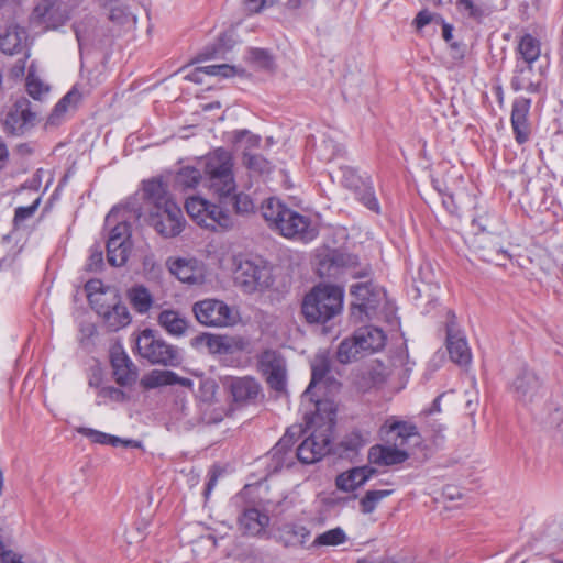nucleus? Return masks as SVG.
Returning <instances> with one entry per match:
<instances>
[{"label":"nucleus","instance_id":"9","mask_svg":"<svg viewBox=\"0 0 563 563\" xmlns=\"http://www.w3.org/2000/svg\"><path fill=\"white\" fill-rule=\"evenodd\" d=\"M372 268L368 263H362L356 255L334 251L320 260L317 273L322 278H339L347 273L354 278L369 276Z\"/></svg>","mask_w":563,"mask_h":563},{"label":"nucleus","instance_id":"35","mask_svg":"<svg viewBox=\"0 0 563 563\" xmlns=\"http://www.w3.org/2000/svg\"><path fill=\"white\" fill-rule=\"evenodd\" d=\"M199 225L211 230L229 229L233 225V220L229 212L208 201L207 210L202 213Z\"/></svg>","mask_w":563,"mask_h":563},{"label":"nucleus","instance_id":"17","mask_svg":"<svg viewBox=\"0 0 563 563\" xmlns=\"http://www.w3.org/2000/svg\"><path fill=\"white\" fill-rule=\"evenodd\" d=\"M110 363L114 380L125 387L133 385L137 379V367L125 353L121 344H114L110 349Z\"/></svg>","mask_w":563,"mask_h":563},{"label":"nucleus","instance_id":"23","mask_svg":"<svg viewBox=\"0 0 563 563\" xmlns=\"http://www.w3.org/2000/svg\"><path fill=\"white\" fill-rule=\"evenodd\" d=\"M269 516L257 508H245L238 519L240 530L247 536L261 537L266 533Z\"/></svg>","mask_w":563,"mask_h":563},{"label":"nucleus","instance_id":"34","mask_svg":"<svg viewBox=\"0 0 563 563\" xmlns=\"http://www.w3.org/2000/svg\"><path fill=\"white\" fill-rule=\"evenodd\" d=\"M446 347L451 360L460 365L468 364L471 361V351L467 342L460 333L454 332L451 327L448 328Z\"/></svg>","mask_w":563,"mask_h":563},{"label":"nucleus","instance_id":"48","mask_svg":"<svg viewBox=\"0 0 563 563\" xmlns=\"http://www.w3.org/2000/svg\"><path fill=\"white\" fill-rule=\"evenodd\" d=\"M456 8L460 12L476 21H481L488 14L483 4H477L473 0H459Z\"/></svg>","mask_w":563,"mask_h":563},{"label":"nucleus","instance_id":"49","mask_svg":"<svg viewBox=\"0 0 563 563\" xmlns=\"http://www.w3.org/2000/svg\"><path fill=\"white\" fill-rule=\"evenodd\" d=\"M249 59L260 69L272 70L275 66L274 58L267 49H250Z\"/></svg>","mask_w":563,"mask_h":563},{"label":"nucleus","instance_id":"6","mask_svg":"<svg viewBox=\"0 0 563 563\" xmlns=\"http://www.w3.org/2000/svg\"><path fill=\"white\" fill-rule=\"evenodd\" d=\"M233 167V155L222 147L208 153L202 159L206 184L219 198H228L235 191Z\"/></svg>","mask_w":563,"mask_h":563},{"label":"nucleus","instance_id":"60","mask_svg":"<svg viewBox=\"0 0 563 563\" xmlns=\"http://www.w3.org/2000/svg\"><path fill=\"white\" fill-rule=\"evenodd\" d=\"M38 207V200L27 207H19L15 209L14 222L18 224L32 217Z\"/></svg>","mask_w":563,"mask_h":563},{"label":"nucleus","instance_id":"45","mask_svg":"<svg viewBox=\"0 0 563 563\" xmlns=\"http://www.w3.org/2000/svg\"><path fill=\"white\" fill-rule=\"evenodd\" d=\"M347 537L344 530L340 527L330 529L323 533H320L313 541V545H340L346 541Z\"/></svg>","mask_w":563,"mask_h":563},{"label":"nucleus","instance_id":"8","mask_svg":"<svg viewBox=\"0 0 563 563\" xmlns=\"http://www.w3.org/2000/svg\"><path fill=\"white\" fill-rule=\"evenodd\" d=\"M135 346L139 355L152 365L175 367L183 361L180 350L151 329L140 332L135 339Z\"/></svg>","mask_w":563,"mask_h":563},{"label":"nucleus","instance_id":"27","mask_svg":"<svg viewBox=\"0 0 563 563\" xmlns=\"http://www.w3.org/2000/svg\"><path fill=\"white\" fill-rule=\"evenodd\" d=\"M376 471L369 466L353 467L344 473H341L335 484L340 490L353 492L363 484H365Z\"/></svg>","mask_w":563,"mask_h":563},{"label":"nucleus","instance_id":"29","mask_svg":"<svg viewBox=\"0 0 563 563\" xmlns=\"http://www.w3.org/2000/svg\"><path fill=\"white\" fill-rule=\"evenodd\" d=\"M354 334L355 340L358 341V347L363 349L365 354L377 352L385 345L386 335L376 327L360 328Z\"/></svg>","mask_w":563,"mask_h":563},{"label":"nucleus","instance_id":"12","mask_svg":"<svg viewBox=\"0 0 563 563\" xmlns=\"http://www.w3.org/2000/svg\"><path fill=\"white\" fill-rule=\"evenodd\" d=\"M235 285L246 294L263 291L273 284L272 272L262 261H240L234 271Z\"/></svg>","mask_w":563,"mask_h":563},{"label":"nucleus","instance_id":"2","mask_svg":"<svg viewBox=\"0 0 563 563\" xmlns=\"http://www.w3.org/2000/svg\"><path fill=\"white\" fill-rule=\"evenodd\" d=\"M144 196L152 205L150 224L164 238L178 235L184 228L183 211L167 195L161 180L152 179L144 183Z\"/></svg>","mask_w":563,"mask_h":563},{"label":"nucleus","instance_id":"11","mask_svg":"<svg viewBox=\"0 0 563 563\" xmlns=\"http://www.w3.org/2000/svg\"><path fill=\"white\" fill-rule=\"evenodd\" d=\"M350 292L353 297L351 316L355 321L371 318L386 299L385 290L372 280L352 285Z\"/></svg>","mask_w":563,"mask_h":563},{"label":"nucleus","instance_id":"15","mask_svg":"<svg viewBox=\"0 0 563 563\" xmlns=\"http://www.w3.org/2000/svg\"><path fill=\"white\" fill-rule=\"evenodd\" d=\"M260 367L266 376L269 387L278 393L285 391L287 384L286 361L280 353L264 351L258 358Z\"/></svg>","mask_w":563,"mask_h":563},{"label":"nucleus","instance_id":"51","mask_svg":"<svg viewBox=\"0 0 563 563\" xmlns=\"http://www.w3.org/2000/svg\"><path fill=\"white\" fill-rule=\"evenodd\" d=\"M207 202L206 199L196 196L186 199V211L197 224L200 223V218H202V213L207 210Z\"/></svg>","mask_w":563,"mask_h":563},{"label":"nucleus","instance_id":"62","mask_svg":"<svg viewBox=\"0 0 563 563\" xmlns=\"http://www.w3.org/2000/svg\"><path fill=\"white\" fill-rule=\"evenodd\" d=\"M434 20H440V16L431 13L428 10H421L415 19V24L417 30H421Z\"/></svg>","mask_w":563,"mask_h":563},{"label":"nucleus","instance_id":"50","mask_svg":"<svg viewBox=\"0 0 563 563\" xmlns=\"http://www.w3.org/2000/svg\"><path fill=\"white\" fill-rule=\"evenodd\" d=\"M227 199L232 202L233 209L238 214H249L255 209L251 197L244 192L231 194Z\"/></svg>","mask_w":563,"mask_h":563},{"label":"nucleus","instance_id":"22","mask_svg":"<svg viewBox=\"0 0 563 563\" xmlns=\"http://www.w3.org/2000/svg\"><path fill=\"white\" fill-rule=\"evenodd\" d=\"M95 310L103 318L110 331H118L131 322L128 308L117 299L115 295H113V303L106 306L102 302Z\"/></svg>","mask_w":563,"mask_h":563},{"label":"nucleus","instance_id":"30","mask_svg":"<svg viewBox=\"0 0 563 563\" xmlns=\"http://www.w3.org/2000/svg\"><path fill=\"white\" fill-rule=\"evenodd\" d=\"M394 445H375L369 450L371 462L378 465H395L405 462L408 453Z\"/></svg>","mask_w":563,"mask_h":563},{"label":"nucleus","instance_id":"47","mask_svg":"<svg viewBox=\"0 0 563 563\" xmlns=\"http://www.w3.org/2000/svg\"><path fill=\"white\" fill-rule=\"evenodd\" d=\"M85 290L87 292L88 301L93 309H96L102 302H104L103 297L107 296V292L103 290V284L101 280H99V279L88 280L85 285Z\"/></svg>","mask_w":563,"mask_h":563},{"label":"nucleus","instance_id":"26","mask_svg":"<svg viewBox=\"0 0 563 563\" xmlns=\"http://www.w3.org/2000/svg\"><path fill=\"white\" fill-rule=\"evenodd\" d=\"M34 118L35 113L30 109V101L25 98H20L8 112L5 124L14 133L22 132L23 129L34 120Z\"/></svg>","mask_w":563,"mask_h":563},{"label":"nucleus","instance_id":"28","mask_svg":"<svg viewBox=\"0 0 563 563\" xmlns=\"http://www.w3.org/2000/svg\"><path fill=\"white\" fill-rule=\"evenodd\" d=\"M247 342L241 336H230L221 334H210L208 338V346L212 354H233L242 352L246 349Z\"/></svg>","mask_w":563,"mask_h":563},{"label":"nucleus","instance_id":"21","mask_svg":"<svg viewBox=\"0 0 563 563\" xmlns=\"http://www.w3.org/2000/svg\"><path fill=\"white\" fill-rule=\"evenodd\" d=\"M170 273L181 283L199 285L205 280V266L195 258H177L169 266Z\"/></svg>","mask_w":563,"mask_h":563},{"label":"nucleus","instance_id":"19","mask_svg":"<svg viewBox=\"0 0 563 563\" xmlns=\"http://www.w3.org/2000/svg\"><path fill=\"white\" fill-rule=\"evenodd\" d=\"M330 371L329 361L323 357H316L311 365V380L307 389L301 395V404L300 408L303 409H314V405H320L321 407L329 408L330 410H334L332 404L328 401H323L320 399H314L312 390L319 386L320 384H325L329 378L327 377Z\"/></svg>","mask_w":563,"mask_h":563},{"label":"nucleus","instance_id":"3","mask_svg":"<svg viewBox=\"0 0 563 563\" xmlns=\"http://www.w3.org/2000/svg\"><path fill=\"white\" fill-rule=\"evenodd\" d=\"M261 213L271 229L285 238L309 242L318 235L310 217L290 209L278 198L271 197L263 201Z\"/></svg>","mask_w":563,"mask_h":563},{"label":"nucleus","instance_id":"42","mask_svg":"<svg viewBox=\"0 0 563 563\" xmlns=\"http://www.w3.org/2000/svg\"><path fill=\"white\" fill-rule=\"evenodd\" d=\"M201 178L202 175L199 169L186 166L176 173L174 186L180 190L194 189L199 185Z\"/></svg>","mask_w":563,"mask_h":563},{"label":"nucleus","instance_id":"24","mask_svg":"<svg viewBox=\"0 0 563 563\" xmlns=\"http://www.w3.org/2000/svg\"><path fill=\"white\" fill-rule=\"evenodd\" d=\"M302 431L301 427L294 426L289 428L283 438L272 449V460L274 462V471H278L284 466L289 467L291 465V456L288 459L289 450L295 442V438Z\"/></svg>","mask_w":563,"mask_h":563},{"label":"nucleus","instance_id":"33","mask_svg":"<svg viewBox=\"0 0 563 563\" xmlns=\"http://www.w3.org/2000/svg\"><path fill=\"white\" fill-rule=\"evenodd\" d=\"M534 70L533 65L527 63H517L514 70V76L510 81L512 90H525L530 93L539 91V82L533 81Z\"/></svg>","mask_w":563,"mask_h":563},{"label":"nucleus","instance_id":"55","mask_svg":"<svg viewBox=\"0 0 563 563\" xmlns=\"http://www.w3.org/2000/svg\"><path fill=\"white\" fill-rule=\"evenodd\" d=\"M103 266V252L101 245L97 244L90 249V255L88 257L86 269L89 272H98Z\"/></svg>","mask_w":563,"mask_h":563},{"label":"nucleus","instance_id":"16","mask_svg":"<svg viewBox=\"0 0 563 563\" xmlns=\"http://www.w3.org/2000/svg\"><path fill=\"white\" fill-rule=\"evenodd\" d=\"M223 386L230 393L232 400L238 405L256 402L262 391L260 383L251 376H228L223 380Z\"/></svg>","mask_w":563,"mask_h":563},{"label":"nucleus","instance_id":"7","mask_svg":"<svg viewBox=\"0 0 563 563\" xmlns=\"http://www.w3.org/2000/svg\"><path fill=\"white\" fill-rule=\"evenodd\" d=\"M129 212L132 210L126 207H113L106 218L108 224L117 222L111 229L107 242V260L114 267H121L126 263L131 250V230L128 223L131 217L128 216ZM133 212L134 217H137L136 210Z\"/></svg>","mask_w":563,"mask_h":563},{"label":"nucleus","instance_id":"25","mask_svg":"<svg viewBox=\"0 0 563 563\" xmlns=\"http://www.w3.org/2000/svg\"><path fill=\"white\" fill-rule=\"evenodd\" d=\"M310 537V531L297 522H284L276 529V540L285 547L303 545Z\"/></svg>","mask_w":563,"mask_h":563},{"label":"nucleus","instance_id":"18","mask_svg":"<svg viewBox=\"0 0 563 563\" xmlns=\"http://www.w3.org/2000/svg\"><path fill=\"white\" fill-rule=\"evenodd\" d=\"M33 18L46 29L56 30L70 18L68 5L60 0H42L33 11Z\"/></svg>","mask_w":563,"mask_h":563},{"label":"nucleus","instance_id":"53","mask_svg":"<svg viewBox=\"0 0 563 563\" xmlns=\"http://www.w3.org/2000/svg\"><path fill=\"white\" fill-rule=\"evenodd\" d=\"M223 37H220L218 43L212 44L210 46H206L202 51L199 52L197 56V62H205L209 59H214L222 57L224 49H223Z\"/></svg>","mask_w":563,"mask_h":563},{"label":"nucleus","instance_id":"61","mask_svg":"<svg viewBox=\"0 0 563 563\" xmlns=\"http://www.w3.org/2000/svg\"><path fill=\"white\" fill-rule=\"evenodd\" d=\"M465 409L472 418L473 424L475 423L474 416L478 406V394L476 390L466 391Z\"/></svg>","mask_w":563,"mask_h":563},{"label":"nucleus","instance_id":"59","mask_svg":"<svg viewBox=\"0 0 563 563\" xmlns=\"http://www.w3.org/2000/svg\"><path fill=\"white\" fill-rule=\"evenodd\" d=\"M234 142L245 143L246 147H257L261 143V137L247 130H240L234 132Z\"/></svg>","mask_w":563,"mask_h":563},{"label":"nucleus","instance_id":"1","mask_svg":"<svg viewBox=\"0 0 563 563\" xmlns=\"http://www.w3.org/2000/svg\"><path fill=\"white\" fill-rule=\"evenodd\" d=\"M305 420L301 433L310 434L297 448V457L303 464H312L330 452L335 410L314 405V409L300 408Z\"/></svg>","mask_w":563,"mask_h":563},{"label":"nucleus","instance_id":"20","mask_svg":"<svg viewBox=\"0 0 563 563\" xmlns=\"http://www.w3.org/2000/svg\"><path fill=\"white\" fill-rule=\"evenodd\" d=\"M531 100L525 97L516 98L512 102L510 123L515 140L518 144L526 143L531 134L529 112Z\"/></svg>","mask_w":563,"mask_h":563},{"label":"nucleus","instance_id":"10","mask_svg":"<svg viewBox=\"0 0 563 563\" xmlns=\"http://www.w3.org/2000/svg\"><path fill=\"white\" fill-rule=\"evenodd\" d=\"M196 320L210 328H227L238 323L239 311L219 299H203L192 305Z\"/></svg>","mask_w":563,"mask_h":563},{"label":"nucleus","instance_id":"56","mask_svg":"<svg viewBox=\"0 0 563 563\" xmlns=\"http://www.w3.org/2000/svg\"><path fill=\"white\" fill-rule=\"evenodd\" d=\"M99 399H109L115 402H123L126 400V394L113 386H103L98 390Z\"/></svg>","mask_w":563,"mask_h":563},{"label":"nucleus","instance_id":"38","mask_svg":"<svg viewBox=\"0 0 563 563\" xmlns=\"http://www.w3.org/2000/svg\"><path fill=\"white\" fill-rule=\"evenodd\" d=\"M76 431L89 439L92 443L101 444V445H111V446H137V444L133 440H123L117 435H111L106 432L87 428V427H78Z\"/></svg>","mask_w":563,"mask_h":563},{"label":"nucleus","instance_id":"64","mask_svg":"<svg viewBox=\"0 0 563 563\" xmlns=\"http://www.w3.org/2000/svg\"><path fill=\"white\" fill-rule=\"evenodd\" d=\"M0 563H24L20 555L12 551H2L0 553Z\"/></svg>","mask_w":563,"mask_h":563},{"label":"nucleus","instance_id":"31","mask_svg":"<svg viewBox=\"0 0 563 563\" xmlns=\"http://www.w3.org/2000/svg\"><path fill=\"white\" fill-rule=\"evenodd\" d=\"M383 429H385L386 433L390 435V440H393L395 444L402 445L409 439L419 437L418 429L413 423L398 420L395 417L387 419L383 426Z\"/></svg>","mask_w":563,"mask_h":563},{"label":"nucleus","instance_id":"39","mask_svg":"<svg viewBox=\"0 0 563 563\" xmlns=\"http://www.w3.org/2000/svg\"><path fill=\"white\" fill-rule=\"evenodd\" d=\"M517 53L519 57L517 63H527L533 65L538 60L541 54L540 41L533 37L531 34H525L520 37Z\"/></svg>","mask_w":563,"mask_h":563},{"label":"nucleus","instance_id":"46","mask_svg":"<svg viewBox=\"0 0 563 563\" xmlns=\"http://www.w3.org/2000/svg\"><path fill=\"white\" fill-rule=\"evenodd\" d=\"M243 163L249 170L260 175L268 174L273 168L271 162L258 154L244 153Z\"/></svg>","mask_w":563,"mask_h":563},{"label":"nucleus","instance_id":"58","mask_svg":"<svg viewBox=\"0 0 563 563\" xmlns=\"http://www.w3.org/2000/svg\"><path fill=\"white\" fill-rule=\"evenodd\" d=\"M428 431L431 433L433 443L435 445L441 444L444 441V432L446 431V424L437 419H430L428 421Z\"/></svg>","mask_w":563,"mask_h":563},{"label":"nucleus","instance_id":"4","mask_svg":"<svg viewBox=\"0 0 563 563\" xmlns=\"http://www.w3.org/2000/svg\"><path fill=\"white\" fill-rule=\"evenodd\" d=\"M261 213L271 229L285 238L309 242L318 235L310 217L290 209L278 198L271 197L263 201Z\"/></svg>","mask_w":563,"mask_h":563},{"label":"nucleus","instance_id":"63","mask_svg":"<svg viewBox=\"0 0 563 563\" xmlns=\"http://www.w3.org/2000/svg\"><path fill=\"white\" fill-rule=\"evenodd\" d=\"M451 55L456 60H462L465 56L466 46L461 42L452 41L449 43Z\"/></svg>","mask_w":563,"mask_h":563},{"label":"nucleus","instance_id":"13","mask_svg":"<svg viewBox=\"0 0 563 563\" xmlns=\"http://www.w3.org/2000/svg\"><path fill=\"white\" fill-rule=\"evenodd\" d=\"M342 185L353 191L355 198L368 210L380 213V206L376 198L373 181L369 176H362L351 166H342Z\"/></svg>","mask_w":563,"mask_h":563},{"label":"nucleus","instance_id":"37","mask_svg":"<svg viewBox=\"0 0 563 563\" xmlns=\"http://www.w3.org/2000/svg\"><path fill=\"white\" fill-rule=\"evenodd\" d=\"M82 98V92L79 91L78 85H75L54 107L52 114L48 118V123L57 125L63 120L64 115L75 110Z\"/></svg>","mask_w":563,"mask_h":563},{"label":"nucleus","instance_id":"54","mask_svg":"<svg viewBox=\"0 0 563 563\" xmlns=\"http://www.w3.org/2000/svg\"><path fill=\"white\" fill-rule=\"evenodd\" d=\"M26 90L33 99L41 100L42 96L48 92V87L38 78L29 75L26 78Z\"/></svg>","mask_w":563,"mask_h":563},{"label":"nucleus","instance_id":"36","mask_svg":"<svg viewBox=\"0 0 563 563\" xmlns=\"http://www.w3.org/2000/svg\"><path fill=\"white\" fill-rule=\"evenodd\" d=\"M158 324L173 336H183L188 328L187 319L174 309H165L157 317Z\"/></svg>","mask_w":563,"mask_h":563},{"label":"nucleus","instance_id":"41","mask_svg":"<svg viewBox=\"0 0 563 563\" xmlns=\"http://www.w3.org/2000/svg\"><path fill=\"white\" fill-rule=\"evenodd\" d=\"M175 372L166 369H153L141 379V386L145 389H154L164 386H173Z\"/></svg>","mask_w":563,"mask_h":563},{"label":"nucleus","instance_id":"52","mask_svg":"<svg viewBox=\"0 0 563 563\" xmlns=\"http://www.w3.org/2000/svg\"><path fill=\"white\" fill-rule=\"evenodd\" d=\"M218 391V384L213 378H201L198 389V398L206 404L213 402Z\"/></svg>","mask_w":563,"mask_h":563},{"label":"nucleus","instance_id":"40","mask_svg":"<svg viewBox=\"0 0 563 563\" xmlns=\"http://www.w3.org/2000/svg\"><path fill=\"white\" fill-rule=\"evenodd\" d=\"M128 298L133 309L140 314L147 313L152 308L153 297L148 289L143 285L132 287L128 291Z\"/></svg>","mask_w":563,"mask_h":563},{"label":"nucleus","instance_id":"32","mask_svg":"<svg viewBox=\"0 0 563 563\" xmlns=\"http://www.w3.org/2000/svg\"><path fill=\"white\" fill-rule=\"evenodd\" d=\"M26 40L25 29L10 25L4 34L0 36V49L9 55L19 54L26 47Z\"/></svg>","mask_w":563,"mask_h":563},{"label":"nucleus","instance_id":"57","mask_svg":"<svg viewBox=\"0 0 563 563\" xmlns=\"http://www.w3.org/2000/svg\"><path fill=\"white\" fill-rule=\"evenodd\" d=\"M203 69L208 76L229 78L235 75V67L228 64L208 65Z\"/></svg>","mask_w":563,"mask_h":563},{"label":"nucleus","instance_id":"44","mask_svg":"<svg viewBox=\"0 0 563 563\" xmlns=\"http://www.w3.org/2000/svg\"><path fill=\"white\" fill-rule=\"evenodd\" d=\"M394 493L393 489H371L360 500V510L364 515L372 514L377 505Z\"/></svg>","mask_w":563,"mask_h":563},{"label":"nucleus","instance_id":"43","mask_svg":"<svg viewBox=\"0 0 563 563\" xmlns=\"http://www.w3.org/2000/svg\"><path fill=\"white\" fill-rule=\"evenodd\" d=\"M364 353L363 349L358 347V341L355 340V334L352 338L343 340L336 352V356L340 363L347 364L358 358Z\"/></svg>","mask_w":563,"mask_h":563},{"label":"nucleus","instance_id":"14","mask_svg":"<svg viewBox=\"0 0 563 563\" xmlns=\"http://www.w3.org/2000/svg\"><path fill=\"white\" fill-rule=\"evenodd\" d=\"M514 398L525 407L538 405L544 397L545 390L534 372L522 368L510 385Z\"/></svg>","mask_w":563,"mask_h":563},{"label":"nucleus","instance_id":"5","mask_svg":"<svg viewBox=\"0 0 563 563\" xmlns=\"http://www.w3.org/2000/svg\"><path fill=\"white\" fill-rule=\"evenodd\" d=\"M344 290L342 287L319 284L305 297L301 312L308 323L321 324L341 313L343 309Z\"/></svg>","mask_w":563,"mask_h":563}]
</instances>
